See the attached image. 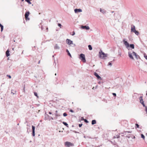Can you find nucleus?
I'll use <instances>...</instances> for the list:
<instances>
[{"instance_id":"f257e3e1","label":"nucleus","mask_w":147,"mask_h":147,"mask_svg":"<svg viewBox=\"0 0 147 147\" xmlns=\"http://www.w3.org/2000/svg\"><path fill=\"white\" fill-rule=\"evenodd\" d=\"M99 57L102 59H105V57L107 56V54L105 53L101 50H100V51L99 52Z\"/></svg>"},{"instance_id":"f03ea898","label":"nucleus","mask_w":147,"mask_h":147,"mask_svg":"<svg viewBox=\"0 0 147 147\" xmlns=\"http://www.w3.org/2000/svg\"><path fill=\"white\" fill-rule=\"evenodd\" d=\"M79 58L83 62H85L86 60L85 59V55L83 54H81L80 55Z\"/></svg>"},{"instance_id":"7ed1b4c3","label":"nucleus","mask_w":147,"mask_h":147,"mask_svg":"<svg viewBox=\"0 0 147 147\" xmlns=\"http://www.w3.org/2000/svg\"><path fill=\"white\" fill-rule=\"evenodd\" d=\"M66 42L67 44H68L69 45H73V47L76 46L75 44H73V41L71 40L70 39H67L66 40Z\"/></svg>"},{"instance_id":"20e7f679","label":"nucleus","mask_w":147,"mask_h":147,"mask_svg":"<svg viewBox=\"0 0 147 147\" xmlns=\"http://www.w3.org/2000/svg\"><path fill=\"white\" fill-rule=\"evenodd\" d=\"M65 146L67 147H70L74 146L73 143L67 141L65 142Z\"/></svg>"},{"instance_id":"39448f33","label":"nucleus","mask_w":147,"mask_h":147,"mask_svg":"<svg viewBox=\"0 0 147 147\" xmlns=\"http://www.w3.org/2000/svg\"><path fill=\"white\" fill-rule=\"evenodd\" d=\"M125 40V39H124L123 40V42L125 45L126 46L127 48L129 50V49L128 48L129 47V44L127 41Z\"/></svg>"},{"instance_id":"423d86ee","label":"nucleus","mask_w":147,"mask_h":147,"mask_svg":"<svg viewBox=\"0 0 147 147\" xmlns=\"http://www.w3.org/2000/svg\"><path fill=\"white\" fill-rule=\"evenodd\" d=\"M81 28L83 29H85L86 30H88L90 29L89 27L88 26H87L86 25H82L81 26Z\"/></svg>"},{"instance_id":"0eeeda50","label":"nucleus","mask_w":147,"mask_h":147,"mask_svg":"<svg viewBox=\"0 0 147 147\" xmlns=\"http://www.w3.org/2000/svg\"><path fill=\"white\" fill-rule=\"evenodd\" d=\"M94 75L97 78L98 80H101L102 78L96 72L94 73Z\"/></svg>"},{"instance_id":"6e6552de","label":"nucleus","mask_w":147,"mask_h":147,"mask_svg":"<svg viewBox=\"0 0 147 147\" xmlns=\"http://www.w3.org/2000/svg\"><path fill=\"white\" fill-rule=\"evenodd\" d=\"M35 127L33 126H32V135L34 136L35 135Z\"/></svg>"},{"instance_id":"1a4fd4ad","label":"nucleus","mask_w":147,"mask_h":147,"mask_svg":"<svg viewBox=\"0 0 147 147\" xmlns=\"http://www.w3.org/2000/svg\"><path fill=\"white\" fill-rule=\"evenodd\" d=\"M128 56H129V58L130 59H131L133 60L134 59L132 55V53L131 52H130L129 51L128 52Z\"/></svg>"},{"instance_id":"9d476101","label":"nucleus","mask_w":147,"mask_h":147,"mask_svg":"<svg viewBox=\"0 0 147 147\" xmlns=\"http://www.w3.org/2000/svg\"><path fill=\"white\" fill-rule=\"evenodd\" d=\"M82 11V10L80 9H74V12L76 13L78 12H81Z\"/></svg>"},{"instance_id":"9b49d317","label":"nucleus","mask_w":147,"mask_h":147,"mask_svg":"<svg viewBox=\"0 0 147 147\" xmlns=\"http://www.w3.org/2000/svg\"><path fill=\"white\" fill-rule=\"evenodd\" d=\"M132 53L133 55L134 56H135V57L137 59H138V57H139V56L134 51H133Z\"/></svg>"},{"instance_id":"f8f14e48","label":"nucleus","mask_w":147,"mask_h":147,"mask_svg":"<svg viewBox=\"0 0 147 147\" xmlns=\"http://www.w3.org/2000/svg\"><path fill=\"white\" fill-rule=\"evenodd\" d=\"M136 30L135 26L134 25H132L131 28V32H134Z\"/></svg>"},{"instance_id":"ddd939ff","label":"nucleus","mask_w":147,"mask_h":147,"mask_svg":"<svg viewBox=\"0 0 147 147\" xmlns=\"http://www.w3.org/2000/svg\"><path fill=\"white\" fill-rule=\"evenodd\" d=\"M30 12L29 11H26L25 14V18H27L30 14Z\"/></svg>"},{"instance_id":"4468645a","label":"nucleus","mask_w":147,"mask_h":147,"mask_svg":"<svg viewBox=\"0 0 147 147\" xmlns=\"http://www.w3.org/2000/svg\"><path fill=\"white\" fill-rule=\"evenodd\" d=\"M60 49L59 47L58 46L57 44H56L55 46L54 47L55 49Z\"/></svg>"},{"instance_id":"2eb2a0df","label":"nucleus","mask_w":147,"mask_h":147,"mask_svg":"<svg viewBox=\"0 0 147 147\" xmlns=\"http://www.w3.org/2000/svg\"><path fill=\"white\" fill-rule=\"evenodd\" d=\"M9 52V50L8 49L7 50L6 52V56L7 57H8L10 55Z\"/></svg>"},{"instance_id":"dca6fc26","label":"nucleus","mask_w":147,"mask_h":147,"mask_svg":"<svg viewBox=\"0 0 147 147\" xmlns=\"http://www.w3.org/2000/svg\"><path fill=\"white\" fill-rule=\"evenodd\" d=\"M100 11L103 14H105L106 13V11L104 9H102L101 8H100Z\"/></svg>"},{"instance_id":"f3484780","label":"nucleus","mask_w":147,"mask_h":147,"mask_svg":"<svg viewBox=\"0 0 147 147\" xmlns=\"http://www.w3.org/2000/svg\"><path fill=\"white\" fill-rule=\"evenodd\" d=\"M66 52L67 53V55L70 57H71V55L68 49H67L66 50Z\"/></svg>"},{"instance_id":"a211bd4d","label":"nucleus","mask_w":147,"mask_h":147,"mask_svg":"<svg viewBox=\"0 0 147 147\" xmlns=\"http://www.w3.org/2000/svg\"><path fill=\"white\" fill-rule=\"evenodd\" d=\"M129 47L132 49L134 48V46L133 44H131L129 45Z\"/></svg>"},{"instance_id":"6ab92c4d","label":"nucleus","mask_w":147,"mask_h":147,"mask_svg":"<svg viewBox=\"0 0 147 147\" xmlns=\"http://www.w3.org/2000/svg\"><path fill=\"white\" fill-rule=\"evenodd\" d=\"M63 123L65 126H66L67 127H69L68 124L66 122H63Z\"/></svg>"},{"instance_id":"aec40b11","label":"nucleus","mask_w":147,"mask_h":147,"mask_svg":"<svg viewBox=\"0 0 147 147\" xmlns=\"http://www.w3.org/2000/svg\"><path fill=\"white\" fill-rule=\"evenodd\" d=\"M0 27L1 28V31L2 32L3 29V26L0 23Z\"/></svg>"},{"instance_id":"412c9836","label":"nucleus","mask_w":147,"mask_h":147,"mask_svg":"<svg viewBox=\"0 0 147 147\" xmlns=\"http://www.w3.org/2000/svg\"><path fill=\"white\" fill-rule=\"evenodd\" d=\"M96 123V121L95 120H93L92 121V124L94 125Z\"/></svg>"},{"instance_id":"4be33fe9","label":"nucleus","mask_w":147,"mask_h":147,"mask_svg":"<svg viewBox=\"0 0 147 147\" xmlns=\"http://www.w3.org/2000/svg\"><path fill=\"white\" fill-rule=\"evenodd\" d=\"M88 48L89 50H92V47L91 45H88Z\"/></svg>"},{"instance_id":"5701e85b","label":"nucleus","mask_w":147,"mask_h":147,"mask_svg":"<svg viewBox=\"0 0 147 147\" xmlns=\"http://www.w3.org/2000/svg\"><path fill=\"white\" fill-rule=\"evenodd\" d=\"M139 99L140 100V102H142V101H143L142 96H140L139 98Z\"/></svg>"},{"instance_id":"b1692460","label":"nucleus","mask_w":147,"mask_h":147,"mask_svg":"<svg viewBox=\"0 0 147 147\" xmlns=\"http://www.w3.org/2000/svg\"><path fill=\"white\" fill-rule=\"evenodd\" d=\"M140 103H141L142 105L144 107H145L146 106L144 104V101H142V102H140Z\"/></svg>"},{"instance_id":"393cba45","label":"nucleus","mask_w":147,"mask_h":147,"mask_svg":"<svg viewBox=\"0 0 147 147\" xmlns=\"http://www.w3.org/2000/svg\"><path fill=\"white\" fill-rule=\"evenodd\" d=\"M55 115L56 117V119H57V117L60 116V115L57 113H55Z\"/></svg>"},{"instance_id":"a878e982","label":"nucleus","mask_w":147,"mask_h":147,"mask_svg":"<svg viewBox=\"0 0 147 147\" xmlns=\"http://www.w3.org/2000/svg\"><path fill=\"white\" fill-rule=\"evenodd\" d=\"M134 32L137 35H138L139 34L138 31L136 30Z\"/></svg>"},{"instance_id":"bb28decb","label":"nucleus","mask_w":147,"mask_h":147,"mask_svg":"<svg viewBox=\"0 0 147 147\" xmlns=\"http://www.w3.org/2000/svg\"><path fill=\"white\" fill-rule=\"evenodd\" d=\"M25 1L27 2L29 4H31V3L30 0H25Z\"/></svg>"},{"instance_id":"cd10ccee","label":"nucleus","mask_w":147,"mask_h":147,"mask_svg":"<svg viewBox=\"0 0 147 147\" xmlns=\"http://www.w3.org/2000/svg\"><path fill=\"white\" fill-rule=\"evenodd\" d=\"M141 137L144 140L145 139V136H144L142 134H141Z\"/></svg>"},{"instance_id":"c85d7f7f","label":"nucleus","mask_w":147,"mask_h":147,"mask_svg":"<svg viewBox=\"0 0 147 147\" xmlns=\"http://www.w3.org/2000/svg\"><path fill=\"white\" fill-rule=\"evenodd\" d=\"M34 95L35 96H36L37 98H38V94H37V93L35 92H34Z\"/></svg>"},{"instance_id":"c756f323","label":"nucleus","mask_w":147,"mask_h":147,"mask_svg":"<svg viewBox=\"0 0 147 147\" xmlns=\"http://www.w3.org/2000/svg\"><path fill=\"white\" fill-rule=\"evenodd\" d=\"M112 61L109 62L108 64V65H110L111 66L112 65V64L111 63Z\"/></svg>"},{"instance_id":"7c9ffc66","label":"nucleus","mask_w":147,"mask_h":147,"mask_svg":"<svg viewBox=\"0 0 147 147\" xmlns=\"http://www.w3.org/2000/svg\"><path fill=\"white\" fill-rule=\"evenodd\" d=\"M84 122L86 123H88L89 122V121L87 120L86 119H84Z\"/></svg>"},{"instance_id":"2f4dec72","label":"nucleus","mask_w":147,"mask_h":147,"mask_svg":"<svg viewBox=\"0 0 147 147\" xmlns=\"http://www.w3.org/2000/svg\"><path fill=\"white\" fill-rule=\"evenodd\" d=\"M63 115L64 117H66L67 115V114L66 113H64Z\"/></svg>"},{"instance_id":"473e14b6","label":"nucleus","mask_w":147,"mask_h":147,"mask_svg":"<svg viewBox=\"0 0 147 147\" xmlns=\"http://www.w3.org/2000/svg\"><path fill=\"white\" fill-rule=\"evenodd\" d=\"M54 64H55V67L56 68V63L55 62V60H54Z\"/></svg>"},{"instance_id":"72a5a7b5","label":"nucleus","mask_w":147,"mask_h":147,"mask_svg":"<svg viewBox=\"0 0 147 147\" xmlns=\"http://www.w3.org/2000/svg\"><path fill=\"white\" fill-rule=\"evenodd\" d=\"M136 127L137 128H139V125L138 124H136Z\"/></svg>"},{"instance_id":"f704fd0d","label":"nucleus","mask_w":147,"mask_h":147,"mask_svg":"<svg viewBox=\"0 0 147 147\" xmlns=\"http://www.w3.org/2000/svg\"><path fill=\"white\" fill-rule=\"evenodd\" d=\"M7 76L9 78H11V76H10L9 75H7Z\"/></svg>"},{"instance_id":"c9c22d12","label":"nucleus","mask_w":147,"mask_h":147,"mask_svg":"<svg viewBox=\"0 0 147 147\" xmlns=\"http://www.w3.org/2000/svg\"><path fill=\"white\" fill-rule=\"evenodd\" d=\"M112 94L114 96H116V94L115 93H112Z\"/></svg>"},{"instance_id":"e433bc0d","label":"nucleus","mask_w":147,"mask_h":147,"mask_svg":"<svg viewBox=\"0 0 147 147\" xmlns=\"http://www.w3.org/2000/svg\"><path fill=\"white\" fill-rule=\"evenodd\" d=\"M58 25L60 27H61V24H59V23H58ZM61 28V27H60Z\"/></svg>"},{"instance_id":"4c0bfd02","label":"nucleus","mask_w":147,"mask_h":147,"mask_svg":"<svg viewBox=\"0 0 147 147\" xmlns=\"http://www.w3.org/2000/svg\"><path fill=\"white\" fill-rule=\"evenodd\" d=\"M144 107H145V110L146 111V113H147V107L146 106H145Z\"/></svg>"},{"instance_id":"58836bf2","label":"nucleus","mask_w":147,"mask_h":147,"mask_svg":"<svg viewBox=\"0 0 147 147\" xmlns=\"http://www.w3.org/2000/svg\"><path fill=\"white\" fill-rule=\"evenodd\" d=\"M82 124H79V126L80 127H81L82 126Z\"/></svg>"},{"instance_id":"ea45409f","label":"nucleus","mask_w":147,"mask_h":147,"mask_svg":"<svg viewBox=\"0 0 147 147\" xmlns=\"http://www.w3.org/2000/svg\"><path fill=\"white\" fill-rule=\"evenodd\" d=\"M72 33H73L72 34V36L74 35L75 34L74 31H73Z\"/></svg>"},{"instance_id":"a19ab883","label":"nucleus","mask_w":147,"mask_h":147,"mask_svg":"<svg viewBox=\"0 0 147 147\" xmlns=\"http://www.w3.org/2000/svg\"><path fill=\"white\" fill-rule=\"evenodd\" d=\"M118 53H119V55H120V56H121V52H120L119 51H118Z\"/></svg>"},{"instance_id":"79ce46f5","label":"nucleus","mask_w":147,"mask_h":147,"mask_svg":"<svg viewBox=\"0 0 147 147\" xmlns=\"http://www.w3.org/2000/svg\"><path fill=\"white\" fill-rule=\"evenodd\" d=\"M144 57L147 60V55H144Z\"/></svg>"},{"instance_id":"37998d69","label":"nucleus","mask_w":147,"mask_h":147,"mask_svg":"<svg viewBox=\"0 0 147 147\" xmlns=\"http://www.w3.org/2000/svg\"><path fill=\"white\" fill-rule=\"evenodd\" d=\"M124 133H131V132L130 131H125Z\"/></svg>"},{"instance_id":"c03bdc74","label":"nucleus","mask_w":147,"mask_h":147,"mask_svg":"<svg viewBox=\"0 0 147 147\" xmlns=\"http://www.w3.org/2000/svg\"><path fill=\"white\" fill-rule=\"evenodd\" d=\"M73 131L74 132H75V133H79V132H77V131Z\"/></svg>"},{"instance_id":"a18cd8bd","label":"nucleus","mask_w":147,"mask_h":147,"mask_svg":"<svg viewBox=\"0 0 147 147\" xmlns=\"http://www.w3.org/2000/svg\"><path fill=\"white\" fill-rule=\"evenodd\" d=\"M69 111H70V112H72V113H73V112H74L72 110V109H70V110Z\"/></svg>"},{"instance_id":"49530a36","label":"nucleus","mask_w":147,"mask_h":147,"mask_svg":"<svg viewBox=\"0 0 147 147\" xmlns=\"http://www.w3.org/2000/svg\"><path fill=\"white\" fill-rule=\"evenodd\" d=\"M26 20H30V18L28 17L27 18H25Z\"/></svg>"},{"instance_id":"de8ad7c7","label":"nucleus","mask_w":147,"mask_h":147,"mask_svg":"<svg viewBox=\"0 0 147 147\" xmlns=\"http://www.w3.org/2000/svg\"><path fill=\"white\" fill-rule=\"evenodd\" d=\"M84 118H83V117H81V119L82 120H84Z\"/></svg>"},{"instance_id":"09e8293b","label":"nucleus","mask_w":147,"mask_h":147,"mask_svg":"<svg viewBox=\"0 0 147 147\" xmlns=\"http://www.w3.org/2000/svg\"><path fill=\"white\" fill-rule=\"evenodd\" d=\"M13 90H12L11 91V93H12L13 94V95L14 94V93H13Z\"/></svg>"},{"instance_id":"8fccbe9b","label":"nucleus","mask_w":147,"mask_h":147,"mask_svg":"<svg viewBox=\"0 0 147 147\" xmlns=\"http://www.w3.org/2000/svg\"><path fill=\"white\" fill-rule=\"evenodd\" d=\"M88 137V136H84V137L85 138H87Z\"/></svg>"},{"instance_id":"3c124183","label":"nucleus","mask_w":147,"mask_h":147,"mask_svg":"<svg viewBox=\"0 0 147 147\" xmlns=\"http://www.w3.org/2000/svg\"><path fill=\"white\" fill-rule=\"evenodd\" d=\"M126 137H127V138H130V136H127Z\"/></svg>"},{"instance_id":"603ef678","label":"nucleus","mask_w":147,"mask_h":147,"mask_svg":"<svg viewBox=\"0 0 147 147\" xmlns=\"http://www.w3.org/2000/svg\"><path fill=\"white\" fill-rule=\"evenodd\" d=\"M49 114H52L51 113V112H49Z\"/></svg>"},{"instance_id":"864d4df0","label":"nucleus","mask_w":147,"mask_h":147,"mask_svg":"<svg viewBox=\"0 0 147 147\" xmlns=\"http://www.w3.org/2000/svg\"><path fill=\"white\" fill-rule=\"evenodd\" d=\"M40 60H39V61H38V64H39V63H40Z\"/></svg>"},{"instance_id":"5fc2aeb1","label":"nucleus","mask_w":147,"mask_h":147,"mask_svg":"<svg viewBox=\"0 0 147 147\" xmlns=\"http://www.w3.org/2000/svg\"><path fill=\"white\" fill-rule=\"evenodd\" d=\"M119 138V136H118L117 137V138Z\"/></svg>"},{"instance_id":"6e6d98bb","label":"nucleus","mask_w":147,"mask_h":147,"mask_svg":"<svg viewBox=\"0 0 147 147\" xmlns=\"http://www.w3.org/2000/svg\"><path fill=\"white\" fill-rule=\"evenodd\" d=\"M57 112H58V111H57H57H55V113H57Z\"/></svg>"},{"instance_id":"4d7b16f0","label":"nucleus","mask_w":147,"mask_h":147,"mask_svg":"<svg viewBox=\"0 0 147 147\" xmlns=\"http://www.w3.org/2000/svg\"><path fill=\"white\" fill-rule=\"evenodd\" d=\"M51 119H52V120H53L54 119L53 118V117H51Z\"/></svg>"},{"instance_id":"13d9d810","label":"nucleus","mask_w":147,"mask_h":147,"mask_svg":"<svg viewBox=\"0 0 147 147\" xmlns=\"http://www.w3.org/2000/svg\"><path fill=\"white\" fill-rule=\"evenodd\" d=\"M12 50H13V51H14V48H12Z\"/></svg>"},{"instance_id":"bf43d9fd","label":"nucleus","mask_w":147,"mask_h":147,"mask_svg":"<svg viewBox=\"0 0 147 147\" xmlns=\"http://www.w3.org/2000/svg\"><path fill=\"white\" fill-rule=\"evenodd\" d=\"M55 76H56V75H57V74H56V73H55Z\"/></svg>"},{"instance_id":"052dcab7","label":"nucleus","mask_w":147,"mask_h":147,"mask_svg":"<svg viewBox=\"0 0 147 147\" xmlns=\"http://www.w3.org/2000/svg\"><path fill=\"white\" fill-rule=\"evenodd\" d=\"M114 12V11H112V12H112V13H113Z\"/></svg>"},{"instance_id":"680f3d73","label":"nucleus","mask_w":147,"mask_h":147,"mask_svg":"<svg viewBox=\"0 0 147 147\" xmlns=\"http://www.w3.org/2000/svg\"><path fill=\"white\" fill-rule=\"evenodd\" d=\"M135 138V136H134V138Z\"/></svg>"},{"instance_id":"e2e57ef3","label":"nucleus","mask_w":147,"mask_h":147,"mask_svg":"<svg viewBox=\"0 0 147 147\" xmlns=\"http://www.w3.org/2000/svg\"><path fill=\"white\" fill-rule=\"evenodd\" d=\"M94 87H93L92 89H94Z\"/></svg>"},{"instance_id":"0e129e2a","label":"nucleus","mask_w":147,"mask_h":147,"mask_svg":"<svg viewBox=\"0 0 147 147\" xmlns=\"http://www.w3.org/2000/svg\"><path fill=\"white\" fill-rule=\"evenodd\" d=\"M32 142V141H30V142Z\"/></svg>"},{"instance_id":"69168bd1","label":"nucleus","mask_w":147,"mask_h":147,"mask_svg":"<svg viewBox=\"0 0 147 147\" xmlns=\"http://www.w3.org/2000/svg\"><path fill=\"white\" fill-rule=\"evenodd\" d=\"M48 28H46V30H48Z\"/></svg>"},{"instance_id":"338daca9","label":"nucleus","mask_w":147,"mask_h":147,"mask_svg":"<svg viewBox=\"0 0 147 147\" xmlns=\"http://www.w3.org/2000/svg\"><path fill=\"white\" fill-rule=\"evenodd\" d=\"M100 82H98V83H99V84H100Z\"/></svg>"},{"instance_id":"774afa93","label":"nucleus","mask_w":147,"mask_h":147,"mask_svg":"<svg viewBox=\"0 0 147 147\" xmlns=\"http://www.w3.org/2000/svg\"><path fill=\"white\" fill-rule=\"evenodd\" d=\"M146 95L147 96V92L146 93Z\"/></svg>"}]
</instances>
